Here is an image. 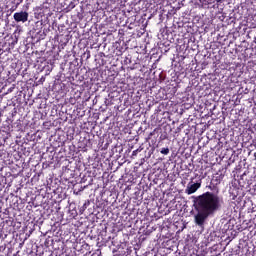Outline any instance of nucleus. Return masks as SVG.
Masks as SVG:
<instances>
[{"label":"nucleus","instance_id":"1","mask_svg":"<svg viewBox=\"0 0 256 256\" xmlns=\"http://www.w3.org/2000/svg\"><path fill=\"white\" fill-rule=\"evenodd\" d=\"M194 209L197 214L194 221L198 227H203L207 218L215 215L221 208V199L213 192H205L199 196H193Z\"/></svg>","mask_w":256,"mask_h":256},{"label":"nucleus","instance_id":"2","mask_svg":"<svg viewBox=\"0 0 256 256\" xmlns=\"http://www.w3.org/2000/svg\"><path fill=\"white\" fill-rule=\"evenodd\" d=\"M13 17L16 23H27L29 21V13L27 11L16 12Z\"/></svg>","mask_w":256,"mask_h":256},{"label":"nucleus","instance_id":"3","mask_svg":"<svg viewBox=\"0 0 256 256\" xmlns=\"http://www.w3.org/2000/svg\"><path fill=\"white\" fill-rule=\"evenodd\" d=\"M200 187L201 183L188 184L185 193H187V195H193V193H196V191L200 189Z\"/></svg>","mask_w":256,"mask_h":256},{"label":"nucleus","instance_id":"4","mask_svg":"<svg viewBox=\"0 0 256 256\" xmlns=\"http://www.w3.org/2000/svg\"><path fill=\"white\" fill-rule=\"evenodd\" d=\"M212 182L215 183V185H219V183H221V176L213 178Z\"/></svg>","mask_w":256,"mask_h":256},{"label":"nucleus","instance_id":"5","mask_svg":"<svg viewBox=\"0 0 256 256\" xmlns=\"http://www.w3.org/2000/svg\"><path fill=\"white\" fill-rule=\"evenodd\" d=\"M160 153H161L162 155H169V148H162V149L160 150Z\"/></svg>","mask_w":256,"mask_h":256},{"label":"nucleus","instance_id":"6","mask_svg":"<svg viewBox=\"0 0 256 256\" xmlns=\"http://www.w3.org/2000/svg\"><path fill=\"white\" fill-rule=\"evenodd\" d=\"M223 0H216V3H221Z\"/></svg>","mask_w":256,"mask_h":256},{"label":"nucleus","instance_id":"7","mask_svg":"<svg viewBox=\"0 0 256 256\" xmlns=\"http://www.w3.org/2000/svg\"><path fill=\"white\" fill-rule=\"evenodd\" d=\"M137 153V151H133V155H135Z\"/></svg>","mask_w":256,"mask_h":256},{"label":"nucleus","instance_id":"8","mask_svg":"<svg viewBox=\"0 0 256 256\" xmlns=\"http://www.w3.org/2000/svg\"><path fill=\"white\" fill-rule=\"evenodd\" d=\"M8 91H13V88H10Z\"/></svg>","mask_w":256,"mask_h":256}]
</instances>
